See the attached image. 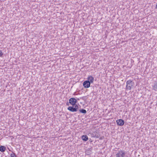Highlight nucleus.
Segmentation results:
<instances>
[{
  "mask_svg": "<svg viewBox=\"0 0 157 157\" xmlns=\"http://www.w3.org/2000/svg\"><path fill=\"white\" fill-rule=\"evenodd\" d=\"M69 101L70 104L72 106H69L67 109L72 112H77L79 107L78 105L76 104L77 102V100L75 98H71L69 99Z\"/></svg>",
  "mask_w": 157,
  "mask_h": 157,
  "instance_id": "obj_1",
  "label": "nucleus"
},
{
  "mask_svg": "<svg viewBox=\"0 0 157 157\" xmlns=\"http://www.w3.org/2000/svg\"><path fill=\"white\" fill-rule=\"evenodd\" d=\"M134 84V82L131 80H128L126 82V89L127 90H130L132 86Z\"/></svg>",
  "mask_w": 157,
  "mask_h": 157,
  "instance_id": "obj_2",
  "label": "nucleus"
},
{
  "mask_svg": "<svg viewBox=\"0 0 157 157\" xmlns=\"http://www.w3.org/2000/svg\"><path fill=\"white\" fill-rule=\"evenodd\" d=\"M125 152L123 150H120L115 155L116 157H125Z\"/></svg>",
  "mask_w": 157,
  "mask_h": 157,
  "instance_id": "obj_3",
  "label": "nucleus"
},
{
  "mask_svg": "<svg viewBox=\"0 0 157 157\" xmlns=\"http://www.w3.org/2000/svg\"><path fill=\"white\" fill-rule=\"evenodd\" d=\"M83 85L85 88H88L90 87V83L89 81L86 80L83 82Z\"/></svg>",
  "mask_w": 157,
  "mask_h": 157,
  "instance_id": "obj_4",
  "label": "nucleus"
},
{
  "mask_svg": "<svg viewBox=\"0 0 157 157\" xmlns=\"http://www.w3.org/2000/svg\"><path fill=\"white\" fill-rule=\"evenodd\" d=\"M117 124L118 125L122 126L124 124V121L121 119H118L116 121Z\"/></svg>",
  "mask_w": 157,
  "mask_h": 157,
  "instance_id": "obj_5",
  "label": "nucleus"
},
{
  "mask_svg": "<svg viewBox=\"0 0 157 157\" xmlns=\"http://www.w3.org/2000/svg\"><path fill=\"white\" fill-rule=\"evenodd\" d=\"M87 81H89V82L91 83H93L94 80V78L92 76H89L87 78Z\"/></svg>",
  "mask_w": 157,
  "mask_h": 157,
  "instance_id": "obj_6",
  "label": "nucleus"
},
{
  "mask_svg": "<svg viewBox=\"0 0 157 157\" xmlns=\"http://www.w3.org/2000/svg\"><path fill=\"white\" fill-rule=\"evenodd\" d=\"M82 139L84 141H86L88 139V137L86 135H83L82 136Z\"/></svg>",
  "mask_w": 157,
  "mask_h": 157,
  "instance_id": "obj_7",
  "label": "nucleus"
},
{
  "mask_svg": "<svg viewBox=\"0 0 157 157\" xmlns=\"http://www.w3.org/2000/svg\"><path fill=\"white\" fill-rule=\"evenodd\" d=\"M6 150V147L4 146H0V151L2 152H4Z\"/></svg>",
  "mask_w": 157,
  "mask_h": 157,
  "instance_id": "obj_8",
  "label": "nucleus"
},
{
  "mask_svg": "<svg viewBox=\"0 0 157 157\" xmlns=\"http://www.w3.org/2000/svg\"><path fill=\"white\" fill-rule=\"evenodd\" d=\"M154 90L156 91L157 90V81H155L153 86Z\"/></svg>",
  "mask_w": 157,
  "mask_h": 157,
  "instance_id": "obj_9",
  "label": "nucleus"
},
{
  "mask_svg": "<svg viewBox=\"0 0 157 157\" xmlns=\"http://www.w3.org/2000/svg\"><path fill=\"white\" fill-rule=\"evenodd\" d=\"M79 111L80 113H82L86 114V110L84 109H81L79 110Z\"/></svg>",
  "mask_w": 157,
  "mask_h": 157,
  "instance_id": "obj_10",
  "label": "nucleus"
},
{
  "mask_svg": "<svg viewBox=\"0 0 157 157\" xmlns=\"http://www.w3.org/2000/svg\"><path fill=\"white\" fill-rule=\"evenodd\" d=\"M11 157H17L15 154L14 152H12V153L10 155Z\"/></svg>",
  "mask_w": 157,
  "mask_h": 157,
  "instance_id": "obj_11",
  "label": "nucleus"
},
{
  "mask_svg": "<svg viewBox=\"0 0 157 157\" xmlns=\"http://www.w3.org/2000/svg\"><path fill=\"white\" fill-rule=\"evenodd\" d=\"M3 54L1 50H0V57H2Z\"/></svg>",
  "mask_w": 157,
  "mask_h": 157,
  "instance_id": "obj_12",
  "label": "nucleus"
},
{
  "mask_svg": "<svg viewBox=\"0 0 157 157\" xmlns=\"http://www.w3.org/2000/svg\"><path fill=\"white\" fill-rule=\"evenodd\" d=\"M69 102H67L66 103V105H67V106H69Z\"/></svg>",
  "mask_w": 157,
  "mask_h": 157,
  "instance_id": "obj_13",
  "label": "nucleus"
},
{
  "mask_svg": "<svg viewBox=\"0 0 157 157\" xmlns=\"http://www.w3.org/2000/svg\"><path fill=\"white\" fill-rule=\"evenodd\" d=\"M155 8L156 9H157V3L156 5V6H155Z\"/></svg>",
  "mask_w": 157,
  "mask_h": 157,
  "instance_id": "obj_14",
  "label": "nucleus"
},
{
  "mask_svg": "<svg viewBox=\"0 0 157 157\" xmlns=\"http://www.w3.org/2000/svg\"><path fill=\"white\" fill-rule=\"evenodd\" d=\"M77 99V100H79V98H78V99Z\"/></svg>",
  "mask_w": 157,
  "mask_h": 157,
  "instance_id": "obj_15",
  "label": "nucleus"
}]
</instances>
